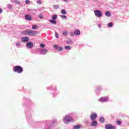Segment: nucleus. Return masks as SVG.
<instances>
[{
    "label": "nucleus",
    "mask_w": 129,
    "mask_h": 129,
    "mask_svg": "<svg viewBox=\"0 0 129 129\" xmlns=\"http://www.w3.org/2000/svg\"><path fill=\"white\" fill-rule=\"evenodd\" d=\"M40 48L38 49V51L40 52V54L41 55H46V54H47L48 50L47 48H45V44L41 43L40 44Z\"/></svg>",
    "instance_id": "1"
},
{
    "label": "nucleus",
    "mask_w": 129,
    "mask_h": 129,
    "mask_svg": "<svg viewBox=\"0 0 129 129\" xmlns=\"http://www.w3.org/2000/svg\"><path fill=\"white\" fill-rule=\"evenodd\" d=\"M72 120V117L70 114L66 115L63 118V121L64 123H66V124H68V123H70V122H71Z\"/></svg>",
    "instance_id": "2"
},
{
    "label": "nucleus",
    "mask_w": 129,
    "mask_h": 129,
    "mask_svg": "<svg viewBox=\"0 0 129 129\" xmlns=\"http://www.w3.org/2000/svg\"><path fill=\"white\" fill-rule=\"evenodd\" d=\"M24 35H28L29 36H36L38 34V32L34 30H26L24 31Z\"/></svg>",
    "instance_id": "3"
},
{
    "label": "nucleus",
    "mask_w": 129,
    "mask_h": 129,
    "mask_svg": "<svg viewBox=\"0 0 129 129\" xmlns=\"http://www.w3.org/2000/svg\"><path fill=\"white\" fill-rule=\"evenodd\" d=\"M13 71L17 73L21 74L23 73V68L20 66H16L13 68Z\"/></svg>",
    "instance_id": "4"
},
{
    "label": "nucleus",
    "mask_w": 129,
    "mask_h": 129,
    "mask_svg": "<svg viewBox=\"0 0 129 129\" xmlns=\"http://www.w3.org/2000/svg\"><path fill=\"white\" fill-rule=\"evenodd\" d=\"M94 13L97 18H101L102 17V12L99 10H95Z\"/></svg>",
    "instance_id": "5"
},
{
    "label": "nucleus",
    "mask_w": 129,
    "mask_h": 129,
    "mask_svg": "<svg viewBox=\"0 0 129 129\" xmlns=\"http://www.w3.org/2000/svg\"><path fill=\"white\" fill-rule=\"evenodd\" d=\"M109 99V97H108V96L102 97L100 98L99 101H100V102H107Z\"/></svg>",
    "instance_id": "6"
},
{
    "label": "nucleus",
    "mask_w": 129,
    "mask_h": 129,
    "mask_svg": "<svg viewBox=\"0 0 129 129\" xmlns=\"http://www.w3.org/2000/svg\"><path fill=\"white\" fill-rule=\"evenodd\" d=\"M26 46L28 49H32L34 47V43L31 41H29L26 43Z\"/></svg>",
    "instance_id": "7"
},
{
    "label": "nucleus",
    "mask_w": 129,
    "mask_h": 129,
    "mask_svg": "<svg viewBox=\"0 0 129 129\" xmlns=\"http://www.w3.org/2000/svg\"><path fill=\"white\" fill-rule=\"evenodd\" d=\"M30 41V38L28 37H25L21 38V42L22 43H28Z\"/></svg>",
    "instance_id": "8"
},
{
    "label": "nucleus",
    "mask_w": 129,
    "mask_h": 129,
    "mask_svg": "<svg viewBox=\"0 0 129 129\" xmlns=\"http://www.w3.org/2000/svg\"><path fill=\"white\" fill-rule=\"evenodd\" d=\"M90 118L91 120H95V119L97 118V114L96 113H93L90 116Z\"/></svg>",
    "instance_id": "9"
},
{
    "label": "nucleus",
    "mask_w": 129,
    "mask_h": 129,
    "mask_svg": "<svg viewBox=\"0 0 129 129\" xmlns=\"http://www.w3.org/2000/svg\"><path fill=\"white\" fill-rule=\"evenodd\" d=\"M106 129H115V127L110 124H107L105 125Z\"/></svg>",
    "instance_id": "10"
},
{
    "label": "nucleus",
    "mask_w": 129,
    "mask_h": 129,
    "mask_svg": "<svg viewBox=\"0 0 129 129\" xmlns=\"http://www.w3.org/2000/svg\"><path fill=\"white\" fill-rule=\"evenodd\" d=\"M53 48H54L58 51H62V50H63V48H62V47L61 46L59 47L58 45H56V44L53 46Z\"/></svg>",
    "instance_id": "11"
},
{
    "label": "nucleus",
    "mask_w": 129,
    "mask_h": 129,
    "mask_svg": "<svg viewBox=\"0 0 129 129\" xmlns=\"http://www.w3.org/2000/svg\"><path fill=\"white\" fill-rule=\"evenodd\" d=\"M25 20L27 21H32V17L29 15H26L25 16Z\"/></svg>",
    "instance_id": "12"
},
{
    "label": "nucleus",
    "mask_w": 129,
    "mask_h": 129,
    "mask_svg": "<svg viewBox=\"0 0 129 129\" xmlns=\"http://www.w3.org/2000/svg\"><path fill=\"white\" fill-rule=\"evenodd\" d=\"M11 2L16 4V5H20L21 4V2L18 0H11Z\"/></svg>",
    "instance_id": "13"
},
{
    "label": "nucleus",
    "mask_w": 129,
    "mask_h": 129,
    "mask_svg": "<svg viewBox=\"0 0 129 129\" xmlns=\"http://www.w3.org/2000/svg\"><path fill=\"white\" fill-rule=\"evenodd\" d=\"M15 46L17 48H21L22 44L21 43V42H18L16 43Z\"/></svg>",
    "instance_id": "14"
},
{
    "label": "nucleus",
    "mask_w": 129,
    "mask_h": 129,
    "mask_svg": "<svg viewBox=\"0 0 129 129\" xmlns=\"http://www.w3.org/2000/svg\"><path fill=\"white\" fill-rule=\"evenodd\" d=\"M74 34L76 36H79L80 35V30H76L74 31Z\"/></svg>",
    "instance_id": "15"
},
{
    "label": "nucleus",
    "mask_w": 129,
    "mask_h": 129,
    "mask_svg": "<svg viewBox=\"0 0 129 129\" xmlns=\"http://www.w3.org/2000/svg\"><path fill=\"white\" fill-rule=\"evenodd\" d=\"M55 123H57V119H54L51 120V123L50 124V125H54Z\"/></svg>",
    "instance_id": "16"
},
{
    "label": "nucleus",
    "mask_w": 129,
    "mask_h": 129,
    "mask_svg": "<svg viewBox=\"0 0 129 129\" xmlns=\"http://www.w3.org/2000/svg\"><path fill=\"white\" fill-rule=\"evenodd\" d=\"M62 35L64 37H67V35H68V31L67 30H63L62 31Z\"/></svg>",
    "instance_id": "17"
},
{
    "label": "nucleus",
    "mask_w": 129,
    "mask_h": 129,
    "mask_svg": "<svg viewBox=\"0 0 129 129\" xmlns=\"http://www.w3.org/2000/svg\"><path fill=\"white\" fill-rule=\"evenodd\" d=\"M92 126H96L97 125V121L95 120H93V122H92Z\"/></svg>",
    "instance_id": "18"
},
{
    "label": "nucleus",
    "mask_w": 129,
    "mask_h": 129,
    "mask_svg": "<svg viewBox=\"0 0 129 129\" xmlns=\"http://www.w3.org/2000/svg\"><path fill=\"white\" fill-rule=\"evenodd\" d=\"M105 15L106 16V17H110L111 16V14H110V13H109V12L107 11L105 13Z\"/></svg>",
    "instance_id": "19"
},
{
    "label": "nucleus",
    "mask_w": 129,
    "mask_h": 129,
    "mask_svg": "<svg viewBox=\"0 0 129 129\" xmlns=\"http://www.w3.org/2000/svg\"><path fill=\"white\" fill-rule=\"evenodd\" d=\"M49 22L54 25H56V24H57V21H56L55 20H50Z\"/></svg>",
    "instance_id": "20"
},
{
    "label": "nucleus",
    "mask_w": 129,
    "mask_h": 129,
    "mask_svg": "<svg viewBox=\"0 0 129 129\" xmlns=\"http://www.w3.org/2000/svg\"><path fill=\"white\" fill-rule=\"evenodd\" d=\"M32 29L33 30H37V29H38V26L36 25H33L32 26Z\"/></svg>",
    "instance_id": "21"
},
{
    "label": "nucleus",
    "mask_w": 129,
    "mask_h": 129,
    "mask_svg": "<svg viewBox=\"0 0 129 129\" xmlns=\"http://www.w3.org/2000/svg\"><path fill=\"white\" fill-rule=\"evenodd\" d=\"M64 48L66 50H71V46L69 45L66 46Z\"/></svg>",
    "instance_id": "22"
},
{
    "label": "nucleus",
    "mask_w": 129,
    "mask_h": 129,
    "mask_svg": "<svg viewBox=\"0 0 129 129\" xmlns=\"http://www.w3.org/2000/svg\"><path fill=\"white\" fill-rule=\"evenodd\" d=\"M80 128V125H77L74 126V129H79Z\"/></svg>",
    "instance_id": "23"
},
{
    "label": "nucleus",
    "mask_w": 129,
    "mask_h": 129,
    "mask_svg": "<svg viewBox=\"0 0 129 129\" xmlns=\"http://www.w3.org/2000/svg\"><path fill=\"white\" fill-rule=\"evenodd\" d=\"M66 13H67V12L64 9H62L61 11V14H62V15H66Z\"/></svg>",
    "instance_id": "24"
},
{
    "label": "nucleus",
    "mask_w": 129,
    "mask_h": 129,
    "mask_svg": "<svg viewBox=\"0 0 129 129\" xmlns=\"http://www.w3.org/2000/svg\"><path fill=\"white\" fill-rule=\"evenodd\" d=\"M54 89H56V87L51 86V87H49L47 88L48 90H49V89H51V90H53Z\"/></svg>",
    "instance_id": "25"
},
{
    "label": "nucleus",
    "mask_w": 129,
    "mask_h": 129,
    "mask_svg": "<svg viewBox=\"0 0 129 129\" xmlns=\"http://www.w3.org/2000/svg\"><path fill=\"white\" fill-rule=\"evenodd\" d=\"M60 17L63 20H66V19H67V16H66V15H61Z\"/></svg>",
    "instance_id": "26"
},
{
    "label": "nucleus",
    "mask_w": 129,
    "mask_h": 129,
    "mask_svg": "<svg viewBox=\"0 0 129 129\" xmlns=\"http://www.w3.org/2000/svg\"><path fill=\"white\" fill-rule=\"evenodd\" d=\"M52 20H57V15H54L52 17Z\"/></svg>",
    "instance_id": "27"
},
{
    "label": "nucleus",
    "mask_w": 129,
    "mask_h": 129,
    "mask_svg": "<svg viewBox=\"0 0 129 129\" xmlns=\"http://www.w3.org/2000/svg\"><path fill=\"white\" fill-rule=\"evenodd\" d=\"M112 26H113V24H112V23H110L108 24V28H111V27H112Z\"/></svg>",
    "instance_id": "28"
},
{
    "label": "nucleus",
    "mask_w": 129,
    "mask_h": 129,
    "mask_svg": "<svg viewBox=\"0 0 129 129\" xmlns=\"http://www.w3.org/2000/svg\"><path fill=\"white\" fill-rule=\"evenodd\" d=\"M68 44H72V40L69 39L67 40Z\"/></svg>",
    "instance_id": "29"
},
{
    "label": "nucleus",
    "mask_w": 129,
    "mask_h": 129,
    "mask_svg": "<svg viewBox=\"0 0 129 129\" xmlns=\"http://www.w3.org/2000/svg\"><path fill=\"white\" fill-rule=\"evenodd\" d=\"M100 121H101V122H103L104 121V118H103V117H101L100 118Z\"/></svg>",
    "instance_id": "30"
},
{
    "label": "nucleus",
    "mask_w": 129,
    "mask_h": 129,
    "mask_svg": "<svg viewBox=\"0 0 129 129\" xmlns=\"http://www.w3.org/2000/svg\"><path fill=\"white\" fill-rule=\"evenodd\" d=\"M53 9H55L56 10H57V9H59V6L54 5L53 6Z\"/></svg>",
    "instance_id": "31"
},
{
    "label": "nucleus",
    "mask_w": 129,
    "mask_h": 129,
    "mask_svg": "<svg viewBox=\"0 0 129 129\" xmlns=\"http://www.w3.org/2000/svg\"><path fill=\"white\" fill-rule=\"evenodd\" d=\"M84 123L88 124L89 123V121L88 119H86L85 120Z\"/></svg>",
    "instance_id": "32"
},
{
    "label": "nucleus",
    "mask_w": 129,
    "mask_h": 129,
    "mask_svg": "<svg viewBox=\"0 0 129 129\" xmlns=\"http://www.w3.org/2000/svg\"><path fill=\"white\" fill-rule=\"evenodd\" d=\"M70 35L72 37H73V36H74L75 34H74V33L73 32H70Z\"/></svg>",
    "instance_id": "33"
},
{
    "label": "nucleus",
    "mask_w": 129,
    "mask_h": 129,
    "mask_svg": "<svg viewBox=\"0 0 129 129\" xmlns=\"http://www.w3.org/2000/svg\"><path fill=\"white\" fill-rule=\"evenodd\" d=\"M55 35L56 38H57V39H58V38H59V35L58 34V33L55 32Z\"/></svg>",
    "instance_id": "34"
},
{
    "label": "nucleus",
    "mask_w": 129,
    "mask_h": 129,
    "mask_svg": "<svg viewBox=\"0 0 129 129\" xmlns=\"http://www.w3.org/2000/svg\"><path fill=\"white\" fill-rule=\"evenodd\" d=\"M39 19H43V15H42V14H40L39 15Z\"/></svg>",
    "instance_id": "35"
},
{
    "label": "nucleus",
    "mask_w": 129,
    "mask_h": 129,
    "mask_svg": "<svg viewBox=\"0 0 129 129\" xmlns=\"http://www.w3.org/2000/svg\"><path fill=\"white\" fill-rule=\"evenodd\" d=\"M25 3L27 4V5H29L30 4V1L29 0H26L25 1Z\"/></svg>",
    "instance_id": "36"
},
{
    "label": "nucleus",
    "mask_w": 129,
    "mask_h": 129,
    "mask_svg": "<svg viewBox=\"0 0 129 129\" xmlns=\"http://www.w3.org/2000/svg\"><path fill=\"white\" fill-rule=\"evenodd\" d=\"M8 9H12V5L11 4H9L8 5Z\"/></svg>",
    "instance_id": "37"
},
{
    "label": "nucleus",
    "mask_w": 129,
    "mask_h": 129,
    "mask_svg": "<svg viewBox=\"0 0 129 129\" xmlns=\"http://www.w3.org/2000/svg\"><path fill=\"white\" fill-rule=\"evenodd\" d=\"M117 124H120L121 123V122H120V121H117Z\"/></svg>",
    "instance_id": "38"
},
{
    "label": "nucleus",
    "mask_w": 129,
    "mask_h": 129,
    "mask_svg": "<svg viewBox=\"0 0 129 129\" xmlns=\"http://www.w3.org/2000/svg\"><path fill=\"white\" fill-rule=\"evenodd\" d=\"M37 4H42V2H41V1H40V0H38V1H37Z\"/></svg>",
    "instance_id": "39"
},
{
    "label": "nucleus",
    "mask_w": 129,
    "mask_h": 129,
    "mask_svg": "<svg viewBox=\"0 0 129 129\" xmlns=\"http://www.w3.org/2000/svg\"><path fill=\"white\" fill-rule=\"evenodd\" d=\"M3 13V9L0 8V14H2Z\"/></svg>",
    "instance_id": "40"
},
{
    "label": "nucleus",
    "mask_w": 129,
    "mask_h": 129,
    "mask_svg": "<svg viewBox=\"0 0 129 129\" xmlns=\"http://www.w3.org/2000/svg\"><path fill=\"white\" fill-rule=\"evenodd\" d=\"M46 125H49V121H46Z\"/></svg>",
    "instance_id": "41"
},
{
    "label": "nucleus",
    "mask_w": 129,
    "mask_h": 129,
    "mask_svg": "<svg viewBox=\"0 0 129 129\" xmlns=\"http://www.w3.org/2000/svg\"><path fill=\"white\" fill-rule=\"evenodd\" d=\"M69 1V0H63V2H64L65 3H67Z\"/></svg>",
    "instance_id": "42"
},
{
    "label": "nucleus",
    "mask_w": 129,
    "mask_h": 129,
    "mask_svg": "<svg viewBox=\"0 0 129 129\" xmlns=\"http://www.w3.org/2000/svg\"><path fill=\"white\" fill-rule=\"evenodd\" d=\"M98 27H99V28H100V27H101L100 24L98 25Z\"/></svg>",
    "instance_id": "43"
}]
</instances>
